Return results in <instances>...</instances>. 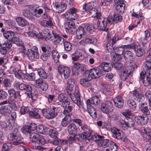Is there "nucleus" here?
<instances>
[{
  "mask_svg": "<svg viewBox=\"0 0 151 151\" xmlns=\"http://www.w3.org/2000/svg\"><path fill=\"white\" fill-rule=\"evenodd\" d=\"M94 6L93 1L84 4L82 6L83 10L81 14H84L85 12H86L90 16L94 17L98 19L94 21V29H98L103 31L107 32L108 29V26L109 25L105 19H104L101 23L99 21V19H101V13L99 12L96 8L94 7Z\"/></svg>",
  "mask_w": 151,
  "mask_h": 151,
  "instance_id": "obj_1",
  "label": "nucleus"
},
{
  "mask_svg": "<svg viewBox=\"0 0 151 151\" xmlns=\"http://www.w3.org/2000/svg\"><path fill=\"white\" fill-rule=\"evenodd\" d=\"M16 99L14 98L9 97L7 99H6L5 101L0 102V105L9 104L10 105H13L15 104V99Z\"/></svg>",
  "mask_w": 151,
  "mask_h": 151,
  "instance_id": "obj_46",
  "label": "nucleus"
},
{
  "mask_svg": "<svg viewBox=\"0 0 151 151\" xmlns=\"http://www.w3.org/2000/svg\"><path fill=\"white\" fill-rule=\"evenodd\" d=\"M127 104L129 108L134 110L136 108L137 105L135 101L133 99H129L127 101Z\"/></svg>",
  "mask_w": 151,
  "mask_h": 151,
  "instance_id": "obj_44",
  "label": "nucleus"
},
{
  "mask_svg": "<svg viewBox=\"0 0 151 151\" xmlns=\"http://www.w3.org/2000/svg\"><path fill=\"white\" fill-rule=\"evenodd\" d=\"M16 21L17 24L20 26L24 27L27 26L28 22L24 17H17L15 19Z\"/></svg>",
  "mask_w": 151,
  "mask_h": 151,
  "instance_id": "obj_27",
  "label": "nucleus"
},
{
  "mask_svg": "<svg viewBox=\"0 0 151 151\" xmlns=\"http://www.w3.org/2000/svg\"><path fill=\"white\" fill-rule=\"evenodd\" d=\"M58 100L60 102L66 101L68 100V96L66 94L64 93H61L58 95Z\"/></svg>",
  "mask_w": 151,
  "mask_h": 151,
  "instance_id": "obj_61",
  "label": "nucleus"
},
{
  "mask_svg": "<svg viewBox=\"0 0 151 151\" xmlns=\"http://www.w3.org/2000/svg\"><path fill=\"white\" fill-rule=\"evenodd\" d=\"M37 128V125L35 123H29L28 125L23 127L22 129V133L27 134L28 133L30 135L31 133L35 130Z\"/></svg>",
  "mask_w": 151,
  "mask_h": 151,
  "instance_id": "obj_11",
  "label": "nucleus"
},
{
  "mask_svg": "<svg viewBox=\"0 0 151 151\" xmlns=\"http://www.w3.org/2000/svg\"><path fill=\"white\" fill-rule=\"evenodd\" d=\"M89 80H86L84 79H81L80 80V83L83 87L88 88L91 86V83Z\"/></svg>",
  "mask_w": 151,
  "mask_h": 151,
  "instance_id": "obj_51",
  "label": "nucleus"
},
{
  "mask_svg": "<svg viewBox=\"0 0 151 151\" xmlns=\"http://www.w3.org/2000/svg\"><path fill=\"white\" fill-rule=\"evenodd\" d=\"M131 70H128L127 69H125L121 73V79L124 81H125L129 76L131 74Z\"/></svg>",
  "mask_w": 151,
  "mask_h": 151,
  "instance_id": "obj_41",
  "label": "nucleus"
},
{
  "mask_svg": "<svg viewBox=\"0 0 151 151\" xmlns=\"http://www.w3.org/2000/svg\"><path fill=\"white\" fill-rule=\"evenodd\" d=\"M52 55L54 62L56 63L58 62L60 57L59 53L56 50L53 49L52 50Z\"/></svg>",
  "mask_w": 151,
  "mask_h": 151,
  "instance_id": "obj_53",
  "label": "nucleus"
},
{
  "mask_svg": "<svg viewBox=\"0 0 151 151\" xmlns=\"http://www.w3.org/2000/svg\"><path fill=\"white\" fill-rule=\"evenodd\" d=\"M127 45H124L123 47H119L116 48L115 50V54L116 56L117 55H122L125 51L126 49H130V48L126 47Z\"/></svg>",
  "mask_w": 151,
  "mask_h": 151,
  "instance_id": "obj_38",
  "label": "nucleus"
},
{
  "mask_svg": "<svg viewBox=\"0 0 151 151\" xmlns=\"http://www.w3.org/2000/svg\"><path fill=\"white\" fill-rule=\"evenodd\" d=\"M8 93L9 94L8 97L18 99L21 98V95L19 91H16L14 89L11 88L8 90Z\"/></svg>",
  "mask_w": 151,
  "mask_h": 151,
  "instance_id": "obj_23",
  "label": "nucleus"
},
{
  "mask_svg": "<svg viewBox=\"0 0 151 151\" xmlns=\"http://www.w3.org/2000/svg\"><path fill=\"white\" fill-rule=\"evenodd\" d=\"M60 72L61 74L64 75V78L65 79L68 78L70 74V70L68 67L66 66L60 67Z\"/></svg>",
  "mask_w": 151,
  "mask_h": 151,
  "instance_id": "obj_26",
  "label": "nucleus"
},
{
  "mask_svg": "<svg viewBox=\"0 0 151 151\" xmlns=\"http://www.w3.org/2000/svg\"><path fill=\"white\" fill-rule=\"evenodd\" d=\"M118 40V38L116 36H114L112 38L108 40L107 41L106 43V47L108 52H112L114 51V48L113 45Z\"/></svg>",
  "mask_w": 151,
  "mask_h": 151,
  "instance_id": "obj_12",
  "label": "nucleus"
},
{
  "mask_svg": "<svg viewBox=\"0 0 151 151\" xmlns=\"http://www.w3.org/2000/svg\"><path fill=\"white\" fill-rule=\"evenodd\" d=\"M111 131L113 133L112 136L114 138L118 139H122V135L120 130L116 127L111 128Z\"/></svg>",
  "mask_w": 151,
  "mask_h": 151,
  "instance_id": "obj_24",
  "label": "nucleus"
},
{
  "mask_svg": "<svg viewBox=\"0 0 151 151\" xmlns=\"http://www.w3.org/2000/svg\"><path fill=\"white\" fill-rule=\"evenodd\" d=\"M40 109H39L34 108L29 112V115L30 116L36 119H40Z\"/></svg>",
  "mask_w": 151,
  "mask_h": 151,
  "instance_id": "obj_25",
  "label": "nucleus"
},
{
  "mask_svg": "<svg viewBox=\"0 0 151 151\" xmlns=\"http://www.w3.org/2000/svg\"><path fill=\"white\" fill-rule=\"evenodd\" d=\"M81 128L83 131L82 132L91 134L92 130L90 126L86 124H82L80 126Z\"/></svg>",
  "mask_w": 151,
  "mask_h": 151,
  "instance_id": "obj_47",
  "label": "nucleus"
},
{
  "mask_svg": "<svg viewBox=\"0 0 151 151\" xmlns=\"http://www.w3.org/2000/svg\"><path fill=\"white\" fill-rule=\"evenodd\" d=\"M74 84V81L72 78L69 79L67 81V86L66 88L68 93H70L72 91Z\"/></svg>",
  "mask_w": 151,
  "mask_h": 151,
  "instance_id": "obj_30",
  "label": "nucleus"
},
{
  "mask_svg": "<svg viewBox=\"0 0 151 151\" xmlns=\"http://www.w3.org/2000/svg\"><path fill=\"white\" fill-rule=\"evenodd\" d=\"M19 89L21 90H24L28 92H30L32 90L31 86L29 84H25L23 83H20Z\"/></svg>",
  "mask_w": 151,
  "mask_h": 151,
  "instance_id": "obj_42",
  "label": "nucleus"
},
{
  "mask_svg": "<svg viewBox=\"0 0 151 151\" xmlns=\"http://www.w3.org/2000/svg\"><path fill=\"white\" fill-rule=\"evenodd\" d=\"M22 12L23 16L29 19H31L28 6L23 9Z\"/></svg>",
  "mask_w": 151,
  "mask_h": 151,
  "instance_id": "obj_59",
  "label": "nucleus"
},
{
  "mask_svg": "<svg viewBox=\"0 0 151 151\" xmlns=\"http://www.w3.org/2000/svg\"><path fill=\"white\" fill-rule=\"evenodd\" d=\"M4 37L5 39L8 40L9 39H11L12 37L14 36V33L12 31H6L3 33Z\"/></svg>",
  "mask_w": 151,
  "mask_h": 151,
  "instance_id": "obj_54",
  "label": "nucleus"
},
{
  "mask_svg": "<svg viewBox=\"0 0 151 151\" xmlns=\"http://www.w3.org/2000/svg\"><path fill=\"white\" fill-rule=\"evenodd\" d=\"M100 103V100L98 96H93L91 100L90 99L87 100L86 102V104H93L96 105L99 104Z\"/></svg>",
  "mask_w": 151,
  "mask_h": 151,
  "instance_id": "obj_32",
  "label": "nucleus"
},
{
  "mask_svg": "<svg viewBox=\"0 0 151 151\" xmlns=\"http://www.w3.org/2000/svg\"><path fill=\"white\" fill-rule=\"evenodd\" d=\"M48 118V119H53L58 115L57 109L54 106L49 107Z\"/></svg>",
  "mask_w": 151,
  "mask_h": 151,
  "instance_id": "obj_19",
  "label": "nucleus"
},
{
  "mask_svg": "<svg viewBox=\"0 0 151 151\" xmlns=\"http://www.w3.org/2000/svg\"><path fill=\"white\" fill-rule=\"evenodd\" d=\"M26 54L29 59L32 61H35L40 56L38 48L36 46H34L30 49H28Z\"/></svg>",
  "mask_w": 151,
  "mask_h": 151,
  "instance_id": "obj_5",
  "label": "nucleus"
},
{
  "mask_svg": "<svg viewBox=\"0 0 151 151\" xmlns=\"http://www.w3.org/2000/svg\"><path fill=\"white\" fill-rule=\"evenodd\" d=\"M49 134L52 138L57 137L58 132L55 129H50L49 131Z\"/></svg>",
  "mask_w": 151,
  "mask_h": 151,
  "instance_id": "obj_64",
  "label": "nucleus"
},
{
  "mask_svg": "<svg viewBox=\"0 0 151 151\" xmlns=\"http://www.w3.org/2000/svg\"><path fill=\"white\" fill-rule=\"evenodd\" d=\"M41 135L39 134L35 133H31L30 135L29 139L32 142L33 146L32 148L34 150H38L40 151H43L44 148L40 146L36 145L37 143H38L39 140L40 138Z\"/></svg>",
  "mask_w": 151,
  "mask_h": 151,
  "instance_id": "obj_4",
  "label": "nucleus"
},
{
  "mask_svg": "<svg viewBox=\"0 0 151 151\" xmlns=\"http://www.w3.org/2000/svg\"><path fill=\"white\" fill-rule=\"evenodd\" d=\"M52 5L56 12L57 13L63 12L67 8V5L64 2H55L53 3Z\"/></svg>",
  "mask_w": 151,
  "mask_h": 151,
  "instance_id": "obj_13",
  "label": "nucleus"
},
{
  "mask_svg": "<svg viewBox=\"0 0 151 151\" xmlns=\"http://www.w3.org/2000/svg\"><path fill=\"white\" fill-rule=\"evenodd\" d=\"M146 74V78L145 79L143 80L142 82L145 86H147L150 84L151 85V75Z\"/></svg>",
  "mask_w": 151,
  "mask_h": 151,
  "instance_id": "obj_56",
  "label": "nucleus"
},
{
  "mask_svg": "<svg viewBox=\"0 0 151 151\" xmlns=\"http://www.w3.org/2000/svg\"><path fill=\"white\" fill-rule=\"evenodd\" d=\"M138 106L141 111L145 116L150 114V111L148 109L147 104L146 103L144 102L140 104Z\"/></svg>",
  "mask_w": 151,
  "mask_h": 151,
  "instance_id": "obj_20",
  "label": "nucleus"
},
{
  "mask_svg": "<svg viewBox=\"0 0 151 151\" xmlns=\"http://www.w3.org/2000/svg\"><path fill=\"white\" fill-rule=\"evenodd\" d=\"M14 74L15 76L19 79H23L25 77V74L23 73V71L20 69L16 72L14 73Z\"/></svg>",
  "mask_w": 151,
  "mask_h": 151,
  "instance_id": "obj_52",
  "label": "nucleus"
},
{
  "mask_svg": "<svg viewBox=\"0 0 151 151\" xmlns=\"http://www.w3.org/2000/svg\"><path fill=\"white\" fill-rule=\"evenodd\" d=\"M113 101L114 106L118 108H121L123 107V100L121 96H118L115 97L113 99Z\"/></svg>",
  "mask_w": 151,
  "mask_h": 151,
  "instance_id": "obj_18",
  "label": "nucleus"
},
{
  "mask_svg": "<svg viewBox=\"0 0 151 151\" xmlns=\"http://www.w3.org/2000/svg\"><path fill=\"white\" fill-rule=\"evenodd\" d=\"M63 44L65 50L66 51H70L72 49V45L70 42L65 40Z\"/></svg>",
  "mask_w": 151,
  "mask_h": 151,
  "instance_id": "obj_57",
  "label": "nucleus"
},
{
  "mask_svg": "<svg viewBox=\"0 0 151 151\" xmlns=\"http://www.w3.org/2000/svg\"><path fill=\"white\" fill-rule=\"evenodd\" d=\"M104 72L101 69L98 68H94L90 70H86L85 73L86 78L91 80L93 78H96L104 75Z\"/></svg>",
  "mask_w": 151,
  "mask_h": 151,
  "instance_id": "obj_2",
  "label": "nucleus"
},
{
  "mask_svg": "<svg viewBox=\"0 0 151 151\" xmlns=\"http://www.w3.org/2000/svg\"><path fill=\"white\" fill-rule=\"evenodd\" d=\"M130 49H126L124 54V58L127 60L132 61L134 58L133 53L129 50Z\"/></svg>",
  "mask_w": 151,
  "mask_h": 151,
  "instance_id": "obj_31",
  "label": "nucleus"
},
{
  "mask_svg": "<svg viewBox=\"0 0 151 151\" xmlns=\"http://www.w3.org/2000/svg\"><path fill=\"white\" fill-rule=\"evenodd\" d=\"M65 27L66 31L68 33H71L73 31V30L75 28V23L73 20H68Z\"/></svg>",
  "mask_w": 151,
  "mask_h": 151,
  "instance_id": "obj_16",
  "label": "nucleus"
},
{
  "mask_svg": "<svg viewBox=\"0 0 151 151\" xmlns=\"http://www.w3.org/2000/svg\"><path fill=\"white\" fill-rule=\"evenodd\" d=\"M21 69L20 65L18 64H16L12 65L10 68V71L11 72L14 73L17 71Z\"/></svg>",
  "mask_w": 151,
  "mask_h": 151,
  "instance_id": "obj_63",
  "label": "nucleus"
},
{
  "mask_svg": "<svg viewBox=\"0 0 151 151\" xmlns=\"http://www.w3.org/2000/svg\"><path fill=\"white\" fill-rule=\"evenodd\" d=\"M37 73L40 77L42 78L45 79L47 78V75L44 70L42 68H40L37 70Z\"/></svg>",
  "mask_w": 151,
  "mask_h": 151,
  "instance_id": "obj_48",
  "label": "nucleus"
},
{
  "mask_svg": "<svg viewBox=\"0 0 151 151\" xmlns=\"http://www.w3.org/2000/svg\"><path fill=\"white\" fill-rule=\"evenodd\" d=\"M144 131L145 140L147 142H151V129L149 127H147L144 129Z\"/></svg>",
  "mask_w": 151,
  "mask_h": 151,
  "instance_id": "obj_29",
  "label": "nucleus"
},
{
  "mask_svg": "<svg viewBox=\"0 0 151 151\" xmlns=\"http://www.w3.org/2000/svg\"><path fill=\"white\" fill-rule=\"evenodd\" d=\"M113 105L110 101H106L101 104V109L103 113L109 114L113 110Z\"/></svg>",
  "mask_w": 151,
  "mask_h": 151,
  "instance_id": "obj_9",
  "label": "nucleus"
},
{
  "mask_svg": "<svg viewBox=\"0 0 151 151\" xmlns=\"http://www.w3.org/2000/svg\"><path fill=\"white\" fill-rule=\"evenodd\" d=\"M15 140H21L23 139L22 137L21 134L19 130L17 128H14L13 130Z\"/></svg>",
  "mask_w": 151,
  "mask_h": 151,
  "instance_id": "obj_49",
  "label": "nucleus"
},
{
  "mask_svg": "<svg viewBox=\"0 0 151 151\" xmlns=\"http://www.w3.org/2000/svg\"><path fill=\"white\" fill-rule=\"evenodd\" d=\"M10 40L13 43H15L17 45H20L22 44V41L18 37H13Z\"/></svg>",
  "mask_w": 151,
  "mask_h": 151,
  "instance_id": "obj_62",
  "label": "nucleus"
},
{
  "mask_svg": "<svg viewBox=\"0 0 151 151\" xmlns=\"http://www.w3.org/2000/svg\"><path fill=\"white\" fill-rule=\"evenodd\" d=\"M73 70L76 74L78 75L84 70L85 67L83 64L74 62H73Z\"/></svg>",
  "mask_w": 151,
  "mask_h": 151,
  "instance_id": "obj_14",
  "label": "nucleus"
},
{
  "mask_svg": "<svg viewBox=\"0 0 151 151\" xmlns=\"http://www.w3.org/2000/svg\"><path fill=\"white\" fill-rule=\"evenodd\" d=\"M47 20H44L40 22V24L42 27L48 28H52L54 26V22L52 18L50 17Z\"/></svg>",
  "mask_w": 151,
  "mask_h": 151,
  "instance_id": "obj_17",
  "label": "nucleus"
},
{
  "mask_svg": "<svg viewBox=\"0 0 151 151\" xmlns=\"http://www.w3.org/2000/svg\"><path fill=\"white\" fill-rule=\"evenodd\" d=\"M132 15L133 17L137 18L139 19V22L140 21H142L144 19V17L143 16L142 13L141 12H140L137 14L133 12L132 14Z\"/></svg>",
  "mask_w": 151,
  "mask_h": 151,
  "instance_id": "obj_60",
  "label": "nucleus"
},
{
  "mask_svg": "<svg viewBox=\"0 0 151 151\" xmlns=\"http://www.w3.org/2000/svg\"><path fill=\"white\" fill-rule=\"evenodd\" d=\"M11 106L9 105L2 106L0 108V113L4 115H6L10 113L11 111Z\"/></svg>",
  "mask_w": 151,
  "mask_h": 151,
  "instance_id": "obj_28",
  "label": "nucleus"
},
{
  "mask_svg": "<svg viewBox=\"0 0 151 151\" xmlns=\"http://www.w3.org/2000/svg\"><path fill=\"white\" fill-rule=\"evenodd\" d=\"M16 119V113L13 111L10 115L7 116L6 121L8 123H14Z\"/></svg>",
  "mask_w": 151,
  "mask_h": 151,
  "instance_id": "obj_39",
  "label": "nucleus"
},
{
  "mask_svg": "<svg viewBox=\"0 0 151 151\" xmlns=\"http://www.w3.org/2000/svg\"><path fill=\"white\" fill-rule=\"evenodd\" d=\"M24 35L28 37H35L37 38H42V35H41L40 34H39V36H38L39 34H37L36 31H32L28 32H26L24 33Z\"/></svg>",
  "mask_w": 151,
  "mask_h": 151,
  "instance_id": "obj_40",
  "label": "nucleus"
},
{
  "mask_svg": "<svg viewBox=\"0 0 151 151\" xmlns=\"http://www.w3.org/2000/svg\"><path fill=\"white\" fill-rule=\"evenodd\" d=\"M88 111L91 116L93 118L96 117V113L95 109L90 104H87Z\"/></svg>",
  "mask_w": 151,
  "mask_h": 151,
  "instance_id": "obj_37",
  "label": "nucleus"
},
{
  "mask_svg": "<svg viewBox=\"0 0 151 151\" xmlns=\"http://www.w3.org/2000/svg\"><path fill=\"white\" fill-rule=\"evenodd\" d=\"M126 47L130 48V49H134L136 55L138 57L142 56L145 53L146 47L141 45H137L132 44L127 45Z\"/></svg>",
  "mask_w": 151,
  "mask_h": 151,
  "instance_id": "obj_7",
  "label": "nucleus"
},
{
  "mask_svg": "<svg viewBox=\"0 0 151 151\" xmlns=\"http://www.w3.org/2000/svg\"><path fill=\"white\" fill-rule=\"evenodd\" d=\"M126 118L127 121H126V126L129 127H133L135 124L134 120L129 117H127Z\"/></svg>",
  "mask_w": 151,
  "mask_h": 151,
  "instance_id": "obj_58",
  "label": "nucleus"
},
{
  "mask_svg": "<svg viewBox=\"0 0 151 151\" xmlns=\"http://www.w3.org/2000/svg\"><path fill=\"white\" fill-rule=\"evenodd\" d=\"M125 4L124 3H120L116 6V12L119 13H123L125 10Z\"/></svg>",
  "mask_w": 151,
  "mask_h": 151,
  "instance_id": "obj_43",
  "label": "nucleus"
},
{
  "mask_svg": "<svg viewBox=\"0 0 151 151\" xmlns=\"http://www.w3.org/2000/svg\"><path fill=\"white\" fill-rule=\"evenodd\" d=\"M29 8V11L31 15V18H32L33 15H34L36 17L37 15V9L35 8L34 7L30 5L28 6Z\"/></svg>",
  "mask_w": 151,
  "mask_h": 151,
  "instance_id": "obj_55",
  "label": "nucleus"
},
{
  "mask_svg": "<svg viewBox=\"0 0 151 151\" xmlns=\"http://www.w3.org/2000/svg\"><path fill=\"white\" fill-rule=\"evenodd\" d=\"M75 92L74 93H68L72 101L80 107L83 106V103L81 100L80 93L79 91L78 86H76L75 87Z\"/></svg>",
  "mask_w": 151,
  "mask_h": 151,
  "instance_id": "obj_3",
  "label": "nucleus"
},
{
  "mask_svg": "<svg viewBox=\"0 0 151 151\" xmlns=\"http://www.w3.org/2000/svg\"><path fill=\"white\" fill-rule=\"evenodd\" d=\"M143 65L144 69L146 71V74L151 75V63L146 61Z\"/></svg>",
  "mask_w": 151,
  "mask_h": 151,
  "instance_id": "obj_45",
  "label": "nucleus"
},
{
  "mask_svg": "<svg viewBox=\"0 0 151 151\" xmlns=\"http://www.w3.org/2000/svg\"><path fill=\"white\" fill-rule=\"evenodd\" d=\"M63 113L65 115L62 119L61 124L63 127H65L72 121L71 116L72 113L67 110H64Z\"/></svg>",
  "mask_w": 151,
  "mask_h": 151,
  "instance_id": "obj_10",
  "label": "nucleus"
},
{
  "mask_svg": "<svg viewBox=\"0 0 151 151\" xmlns=\"http://www.w3.org/2000/svg\"><path fill=\"white\" fill-rule=\"evenodd\" d=\"M52 32L55 38L54 42L55 44L62 45V43H64L65 41L64 39L59 35L54 33L53 31Z\"/></svg>",
  "mask_w": 151,
  "mask_h": 151,
  "instance_id": "obj_35",
  "label": "nucleus"
},
{
  "mask_svg": "<svg viewBox=\"0 0 151 151\" xmlns=\"http://www.w3.org/2000/svg\"><path fill=\"white\" fill-rule=\"evenodd\" d=\"M69 133H76L78 132V128L75 123H72L68 127Z\"/></svg>",
  "mask_w": 151,
  "mask_h": 151,
  "instance_id": "obj_36",
  "label": "nucleus"
},
{
  "mask_svg": "<svg viewBox=\"0 0 151 151\" xmlns=\"http://www.w3.org/2000/svg\"><path fill=\"white\" fill-rule=\"evenodd\" d=\"M84 25L82 24L81 26L79 27L76 31L77 38L80 39L82 37L83 34H85L86 31L84 28Z\"/></svg>",
  "mask_w": 151,
  "mask_h": 151,
  "instance_id": "obj_34",
  "label": "nucleus"
},
{
  "mask_svg": "<svg viewBox=\"0 0 151 151\" xmlns=\"http://www.w3.org/2000/svg\"><path fill=\"white\" fill-rule=\"evenodd\" d=\"M148 116H138L135 117V120L138 124L145 125L148 122Z\"/></svg>",
  "mask_w": 151,
  "mask_h": 151,
  "instance_id": "obj_15",
  "label": "nucleus"
},
{
  "mask_svg": "<svg viewBox=\"0 0 151 151\" xmlns=\"http://www.w3.org/2000/svg\"><path fill=\"white\" fill-rule=\"evenodd\" d=\"M96 143L99 147H102L105 148L108 147L110 141L108 139H104V137L99 134L95 136Z\"/></svg>",
  "mask_w": 151,
  "mask_h": 151,
  "instance_id": "obj_8",
  "label": "nucleus"
},
{
  "mask_svg": "<svg viewBox=\"0 0 151 151\" xmlns=\"http://www.w3.org/2000/svg\"><path fill=\"white\" fill-rule=\"evenodd\" d=\"M133 96L134 99L139 102H142L144 97V96L140 93V90L139 89L135 90L133 92Z\"/></svg>",
  "mask_w": 151,
  "mask_h": 151,
  "instance_id": "obj_21",
  "label": "nucleus"
},
{
  "mask_svg": "<svg viewBox=\"0 0 151 151\" xmlns=\"http://www.w3.org/2000/svg\"><path fill=\"white\" fill-rule=\"evenodd\" d=\"M101 69L104 72H108L111 70V68L113 67V65L111 63L103 62L101 65Z\"/></svg>",
  "mask_w": 151,
  "mask_h": 151,
  "instance_id": "obj_33",
  "label": "nucleus"
},
{
  "mask_svg": "<svg viewBox=\"0 0 151 151\" xmlns=\"http://www.w3.org/2000/svg\"><path fill=\"white\" fill-rule=\"evenodd\" d=\"M80 141L82 142L86 141L87 140H89V137L91 136V134L85 133L84 132L80 134Z\"/></svg>",
  "mask_w": 151,
  "mask_h": 151,
  "instance_id": "obj_50",
  "label": "nucleus"
},
{
  "mask_svg": "<svg viewBox=\"0 0 151 151\" xmlns=\"http://www.w3.org/2000/svg\"><path fill=\"white\" fill-rule=\"evenodd\" d=\"M78 10L74 7H72L68 10L67 13L64 14V17L67 20H75L78 17L77 14Z\"/></svg>",
  "mask_w": 151,
  "mask_h": 151,
  "instance_id": "obj_6",
  "label": "nucleus"
},
{
  "mask_svg": "<svg viewBox=\"0 0 151 151\" xmlns=\"http://www.w3.org/2000/svg\"><path fill=\"white\" fill-rule=\"evenodd\" d=\"M96 39L95 37L91 38H85L81 40L79 42L81 45H85L86 44H93L95 45L97 43Z\"/></svg>",
  "mask_w": 151,
  "mask_h": 151,
  "instance_id": "obj_22",
  "label": "nucleus"
}]
</instances>
